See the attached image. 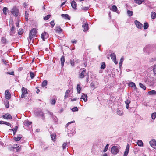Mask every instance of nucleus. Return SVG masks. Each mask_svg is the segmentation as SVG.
<instances>
[{"label":"nucleus","instance_id":"f257e3e1","mask_svg":"<svg viewBox=\"0 0 156 156\" xmlns=\"http://www.w3.org/2000/svg\"><path fill=\"white\" fill-rule=\"evenodd\" d=\"M36 32V30L35 28H33L31 30L29 33V39H28L29 41H31L32 39L34 37Z\"/></svg>","mask_w":156,"mask_h":156},{"label":"nucleus","instance_id":"f03ea898","mask_svg":"<svg viewBox=\"0 0 156 156\" xmlns=\"http://www.w3.org/2000/svg\"><path fill=\"white\" fill-rule=\"evenodd\" d=\"M119 147L117 146H113L111 149V153L114 154H116L119 152Z\"/></svg>","mask_w":156,"mask_h":156},{"label":"nucleus","instance_id":"7ed1b4c3","mask_svg":"<svg viewBox=\"0 0 156 156\" xmlns=\"http://www.w3.org/2000/svg\"><path fill=\"white\" fill-rule=\"evenodd\" d=\"M151 146L156 149V141L155 140L153 139L149 142Z\"/></svg>","mask_w":156,"mask_h":156},{"label":"nucleus","instance_id":"20e7f679","mask_svg":"<svg viewBox=\"0 0 156 156\" xmlns=\"http://www.w3.org/2000/svg\"><path fill=\"white\" fill-rule=\"evenodd\" d=\"M22 94L21 95V98H24L26 97L25 94L27 93V91L26 89L23 87L22 88Z\"/></svg>","mask_w":156,"mask_h":156},{"label":"nucleus","instance_id":"39448f33","mask_svg":"<svg viewBox=\"0 0 156 156\" xmlns=\"http://www.w3.org/2000/svg\"><path fill=\"white\" fill-rule=\"evenodd\" d=\"M110 56L112 59L114 63L115 64H117L118 62L116 61V56L115 54L114 53H112L111 54Z\"/></svg>","mask_w":156,"mask_h":156},{"label":"nucleus","instance_id":"423d86ee","mask_svg":"<svg viewBox=\"0 0 156 156\" xmlns=\"http://www.w3.org/2000/svg\"><path fill=\"white\" fill-rule=\"evenodd\" d=\"M48 37V33L45 32H44L41 34V38L44 41H45V39H47Z\"/></svg>","mask_w":156,"mask_h":156},{"label":"nucleus","instance_id":"0eeeda50","mask_svg":"<svg viewBox=\"0 0 156 156\" xmlns=\"http://www.w3.org/2000/svg\"><path fill=\"white\" fill-rule=\"evenodd\" d=\"M3 118L5 119H12V116L9 113H6L2 116Z\"/></svg>","mask_w":156,"mask_h":156},{"label":"nucleus","instance_id":"6e6552de","mask_svg":"<svg viewBox=\"0 0 156 156\" xmlns=\"http://www.w3.org/2000/svg\"><path fill=\"white\" fill-rule=\"evenodd\" d=\"M135 23L138 28H142L143 27L142 24L139 21L137 20H136L135 21Z\"/></svg>","mask_w":156,"mask_h":156},{"label":"nucleus","instance_id":"1a4fd4ad","mask_svg":"<svg viewBox=\"0 0 156 156\" xmlns=\"http://www.w3.org/2000/svg\"><path fill=\"white\" fill-rule=\"evenodd\" d=\"M86 75V70H83L79 75V78L82 79L84 78L85 76Z\"/></svg>","mask_w":156,"mask_h":156},{"label":"nucleus","instance_id":"9d476101","mask_svg":"<svg viewBox=\"0 0 156 156\" xmlns=\"http://www.w3.org/2000/svg\"><path fill=\"white\" fill-rule=\"evenodd\" d=\"M129 145L128 144L126 147L125 151L124 153L123 156H127L129 153Z\"/></svg>","mask_w":156,"mask_h":156},{"label":"nucleus","instance_id":"9b49d317","mask_svg":"<svg viewBox=\"0 0 156 156\" xmlns=\"http://www.w3.org/2000/svg\"><path fill=\"white\" fill-rule=\"evenodd\" d=\"M5 96L6 98L7 99H9L11 98V95L8 90H6L5 92Z\"/></svg>","mask_w":156,"mask_h":156},{"label":"nucleus","instance_id":"f8f14e48","mask_svg":"<svg viewBox=\"0 0 156 156\" xmlns=\"http://www.w3.org/2000/svg\"><path fill=\"white\" fill-rule=\"evenodd\" d=\"M81 99H83L85 102L87 101V94L82 93L81 97L80 98Z\"/></svg>","mask_w":156,"mask_h":156},{"label":"nucleus","instance_id":"ddd939ff","mask_svg":"<svg viewBox=\"0 0 156 156\" xmlns=\"http://www.w3.org/2000/svg\"><path fill=\"white\" fill-rule=\"evenodd\" d=\"M61 16L64 19H67L69 20H70V16L67 14H62L61 15Z\"/></svg>","mask_w":156,"mask_h":156},{"label":"nucleus","instance_id":"4468645a","mask_svg":"<svg viewBox=\"0 0 156 156\" xmlns=\"http://www.w3.org/2000/svg\"><path fill=\"white\" fill-rule=\"evenodd\" d=\"M12 149H16L18 152L20 151L21 150V146L20 145L18 146L17 145H14L13 147H12Z\"/></svg>","mask_w":156,"mask_h":156},{"label":"nucleus","instance_id":"2eb2a0df","mask_svg":"<svg viewBox=\"0 0 156 156\" xmlns=\"http://www.w3.org/2000/svg\"><path fill=\"white\" fill-rule=\"evenodd\" d=\"M82 27L83 28V31H84L87 30L88 29V24L87 23H85L82 25Z\"/></svg>","mask_w":156,"mask_h":156},{"label":"nucleus","instance_id":"dca6fc26","mask_svg":"<svg viewBox=\"0 0 156 156\" xmlns=\"http://www.w3.org/2000/svg\"><path fill=\"white\" fill-rule=\"evenodd\" d=\"M15 28L14 26H12V28L10 30V34L11 35H12L15 33Z\"/></svg>","mask_w":156,"mask_h":156},{"label":"nucleus","instance_id":"f3484780","mask_svg":"<svg viewBox=\"0 0 156 156\" xmlns=\"http://www.w3.org/2000/svg\"><path fill=\"white\" fill-rule=\"evenodd\" d=\"M15 16H17L19 14L18 10H12L11 12Z\"/></svg>","mask_w":156,"mask_h":156},{"label":"nucleus","instance_id":"a211bd4d","mask_svg":"<svg viewBox=\"0 0 156 156\" xmlns=\"http://www.w3.org/2000/svg\"><path fill=\"white\" fill-rule=\"evenodd\" d=\"M32 124V122H29L28 120H25L24 123L23 124L24 126H29L30 125H31Z\"/></svg>","mask_w":156,"mask_h":156},{"label":"nucleus","instance_id":"6ab92c4d","mask_svg":"<svg viewBox=\"0 0 156 156\" xmlns=\"http://www.w3.org/2000/svg\"><path fill=\"white\" fill-rule=\"evenodd\" d=\"M70 92V90H66L65 93V95L64 97V99H66L68 97L69 94Z\"/></svg>","mask_w":156,"mask_h":156},{"label":"nucleus","instance_id":"aec40b11","mask_svg":"<svg viewBox=\"0 0 156 156\" xmlns=\"http://www.w3.org/2000/svg\"><path fill=\"white\" fill-rule=\"evenodd\" d=\"M61 64L62 66H64V62L65 61V59L64 56H62L61 57Z\"/></svg>","mask_w":156,"mask_h":156},{"label":"nucleus","instance_id":"412c9836","mask_svg":"<svg viewBox=\"0 0 156 156\" xmlns=\"http://www.w3.org/2000/svg\"><path fill=\"white\" fill-rule=\"evenodd\" d=\"M29 11L27 10L25 12V19L26 21H27L28 20V15L29 14Z\"/></svg>","mask_w":156,"mask_h":156},{"label":"nucleus","instance_id":"4be33fe9","mask_svg":"<svg viewBox=\"0 0 156 156\" xmlns=\"http://www.w3.org/2000/svg\"><path fill=\"white\" fill-rule=\"evenodd\" d=\"M71 4L72 7L74 9L75 8L76 6V3L74 1H72Z\"/></svg>","mask_w":156,"mask_h":156},{"label":"nucleus","instance_id":"5701e85b","mask_svg":"<svg viewBox=\"0 0 156 156\" xmlns=\"http://www.w3.org/2000/svg\"><path fill=\"white\" fill-rule=\"evenodd\" d=\"M151 17L152 19H154L156 17V13L155 12H152L151 13Z\"/></svg>","mask_w":156,"mask_h":156},{"label":"nucleus","instance_id":"b1692460","mask_svg":"<svg viewBox=\"0 0 156 156\" xmlns=\"http://www.w3.org/2000/svg\"><path fill=\"white\" fill-rule=\"evenodd\" d=\"M81 87L80 86V84H78L77 85V92L78 93H80V91L81 90Z\"/></svg>","mask_w":156,"mask_h":156},{"label":"nucleus","instance_id":"393cba45","mask_svg":"<svg viewBox=\"0 0 156 156\" xmlns=\"http://www.w3.org/2000/svg\"><path fill=\"white\" fill-rule=\"evenodd\" d=\"M144 1V0H134V2L135 3L140 5Z\"/></svg>","mask_w":156,"mask_h":156},{"label":"nucleus","instance_id":"a878e982","mask_svg":"<svg viewBox=\"0 0 156 156\" xmlns=\"http://www.w3.org/2000/svg\"><path fill=\"white\" fill-rule=\"evenodd\" d=\"M148 94L150 95H154L156 94V91L154 90H152L149 91Z\"/></svg>","mask_w":156,"mask_h":156},{"label":"nucleus","instance_id":"bb28decb","mask_svg":"<svg viewBox=\"0 0 156 156\" xmlns=\"http://www.w3.org/2000/svg\"><path fill=\"white\" fill-rule=\"evenodd\" d=\"M138 145L139 146H142L143 145V143L141 140H138L137 142Z\"/></svg>","mask_w":156,"mask_h":156},{"label":"nucleus","instance_id":"cd10ccee","mask_svg":"<svg viewBox=\"0 0 156 156\" xmlns=\"http://www.w3.org/2000/svg\"><path fill=\"white\" fill-rule=\"evenodd\" d=\"M149 27L148 24L147 23H145L144 25V29H146L148 28Z\"/></svg>","mask_w":156,"mask_h":156},{"label":"nucleus","instance_id":"c85d7f7f","mask_svg":"<svg viewBox=\"0 0 156 156\" xmlns=\"http://www.w3.org/2000/svg\"><path fill=\"white\" fill-rule=\"evenodd\" d=\"M129 85L131 87H135V88H136L135 84L133 82H131L129 83Z\"/></svg>","mask_w":156,"mask_h":156},{"label":"nucleus","instance_id":"c756f323","mask_svg":"<svg viewBox=\"0 0 156 156\" xmlns=\"http://www.w3.org/2000/svg\"><path fill=\"white\" fill-rule=\"evenodd\" d=\"M51 137L52 139V140H53L54 141H55V137H56V135L55 134H51Z\"/></svg>","mask_w":156,"mask_h":156},{"label":"nucleus","instance_id":"7c9ffc66","mask_svg":"<svg viewBox=\"0 0 156 156\" xmlns=\"http://www.w3.org/2000/svg\"><path fill=\"white\" fill-rule=\"evenodd\" d=\"M151 117L153 119H154L156 117V112H154L152 114Z\"/></svg>","mask_w":156,"mask_h":156},{"label":"nucleus","instance_id":"2f4dec72","mask_svg":"<svg viewBox=\"0 0 156 156\" xmlns=\"http://www.w3.org/2000/svg\"><path fill=\"white\" fill-rule=\"evenodd\" d=\"M47 84V80H44L42 83V86L43 87H45Z\"/></svg>","mask_w":156,"mask_h":156},{"label":"nucleus","instance_id":"473e14b6","mask_svg":"<svg viewBox=\"0 0 156 156\" xmlns=\"http://www.w3.org/2000/svg\"><path fill=\"white\" fill-rule=\"evenodd\" d=\"M139 85L140 86L141 88L143 89L144 90H145L146 89V87L144 86V85H143L142 83H139Z\"/></svg>","mask_w":156,"mask_h":156},{"label":"nucleus","instance_id":"72a5a7b5","mask_svg":"<svg viewBox=\"0 0 156 156\" xmlns=\"http://www.w3.org/2000/svg\"><path fill=\"white\" fill-rule=\"evenodd\" d=\"M68 146V144L67 142L64 143L62 145V147L63 149H65Z\"/></svg>","mask_w":156,"mask_h":156},{"label":"nucleus","instance_id":"f704fd0d","mask_svg":"<svg viewBox=\"0 0 156 156\" xmlns=\"http://www.w3.org/2000/svg\"><path fill=\"white\" fill-rule=\"evenodd\" d=\"M117 114L120 115H121L122 114V111L118 109L117 111Z\"/></svg>","mask_w":156,"mask_h":156},{"label":"nucleus","instance_id":"c9c22d12","mask_svg":"<svg viewBox=\"0 0 156 156\" xmlns=\"http://www.w3.org/2000/svg\"><path fill=\"white\" fill-rule=\"evenodd\" d=\"M133 13V12L132 11H130V10H128L127 11V14L130 16L132 15Z\"/></svg>","mask_w":156,"mask_h":156},{"label":"nucleus","instance_id":"e433bc0d","mask_svg":"<svg viewBox=\"0 0 156 156\" xmlns=\"http://www.w3.org/2000/svg\"><path fill=\"white\" fill-rule=\"evenodd\" d=\"M106 65L105 62H103L102 63V65L101 67V68L104 69L105 68Z\"/></svg>","mask_w":156,"mask_h":156},{"label":"nucleus","instance_id":"4c0bfd02","mask_svg":"<svg viewBox=\"0 0 156 156\" xmlns=\"http://www.w3.org/2000/svg\"><path fill=\"white\" fill-rule=\"evenodd\" d=\"M21 136H18L17 137H14V139L16 141H19L21 139Z\"/></svg>","mask_w":156,"mask_h":156},{"label":"nucleus","instance_id":"58836bf2","mask_svg":"<svg viewBox=\"0 0 156 156\" xmlns=\"http://www.w3.org/2000/svg\"><path fill=\"white\" fill-rule=\"evenodd\" d=\"M50 15H47L44 17V20H48L50 18Z\"/></svg>","mask_w":156,"mask_h":156},{"label":"nucleus","instance_id":"ea45409f","mask_svg":"<svg viewBox=\"0 0 156 156\" xmlns=\"http://www.w3.org/2000/svg\"><path fill=\"white\" fill-rule=\"evenodd\" d=\"M30 76L31 79H33L35 76V75L34 73L30 72Z\"/></svg>","mask_w":156,"mask_h":156},{"label":"nucleus","instance_id":"a19ab883","mask_svg":"<svg viewBox=\"0 0 156 156\" xmlns=\"http://www.w3.org/2000/svg\"><path fill=\"white\" fill-rule=\"evenodd\" d=\"M108 146H109V144H107L106 145V146L105 149L103 150V152H106L107 151Z\"/></svg>","mask_w":156,"mask_h":156},{"label":"nucleus","instance_id":"79ce46f5","mask_svg":"<svg viewBox=\"0 0 156 156\" xmlns=\"http://www.w3.org/2000/svg\"><path fill=\"white\" fill-rule=\"evenodd\" d=\"M18 127L17 126H15V127L13 129H12V130H13L14 131V134H15L16 132L17 131V129Z\"/></svg>","mask_w":156,"mask_h":156},{"label":"nucleus","instance_id":"37998d69","mask_svg":"<svg viewBox=\"0 0 156 156\" xmlns=\"http://www.w3.org/2000/svg\"><path fill=\"white\" fill-rule=\"evenodd\" d=\"M72 110L73 112L77 111L78 110L77 107H74L72 109Z\"/></svg>","mask_w":156,"mask_h":156},{"label":"nucleus","instance_id":"c03bdc74","mask_svg":"<svg viewBox=\"0 0 156 156\" xmlns=\"http://www.w3.org/2000/svg\"><path fill=\"white\" fill-rule=\"evenodd\" d=\"M6 41V39L4 37H2L1 40L2 43L3 44H4L5 43Z\"/></svg>","mask_w":156,"mask_h":156},{"label":"nucleus","instance_id":"a18cd8bd","mask_svg":"<svg viewBox=\"0 0 156 156\" xmlns=\"http://www.w3.org/2000/svg\"><path fill=\"white\" fill-rule=\"evenodd\" d=\"M153 68V72L154 74H156V64L154 66Z\"/></svg>","mask_w":156,"mask_h":156},{"label":"nucleus","instance_id":"49530a36","mask_svg":"<svg viewBox=\"0 0 156 156\" xmlns=\"http://www.w3.org/2000/svg\"><path fill=\"white\" fill-rule=\"evenodd\" d=\"M123 61V57H122L121 58L120 60V62H119L120 66H121L122 65Z\"/></svg>","mask_w":156,"mask_h":156},{"label":"nucleus","instance_id":"de8ad7c7","mask_svg":"<svg viewBox=\"0 0 156 156\" xmlns=\"http://www.w3.org/2000/svg\"><path fill=\"white\" fill-rule=\"evenodd\" d=\"M73 61H72L71 59L70 60V64L73 66L74 65V59H73Z\"/></svg>","mask_w":156,"mask_h":156},{"label":"nucleus","instance_id":"09e8293b","mask_svg":"<svg viewBox=\"0 0 156 156\" xmlns=\"http://www.w3.org/2000/svg\"><path fill=\"white\" fill-rule=\"evenodd\" d=\"M4 124L7 125L8 126H9L10 127H11V124L10 123L8 122H4Z\"/></svg>","mask_w":156,"mask_h":156},{"label":"nucleus","instance_id":"8fccbe9b","mask_svg":"<svg viewBox=\"0 0 156 156\" xmlns=\"http://www.w3.org/2000/svg\"><path fill=\"white\" fill-rule=\"evenodd\" d=\"M111 10H117V7L115 5H113L112 7Z\"/></svg>","mask_w":156,"mask_h":156},{"label":"nucleus","instance_id":"3c124183","mask_svg":"<svg viewBox=\"0 0 156 156\" xmlns=\"http://www.w3.org/2000/svg\"><path fill=\"white\" fill-rule=\"evenodd\" d=\"M50 24L53 27L55 24V23H54V20L52 21L50 23Z\"/></svg>","mask_w":156,"mask_h":156},{"label":"nucleus","instance_id":"603ef678","mask_svg":"<svg viewBox=\"0 0 156 156\" xmlns=\"http://www.w3.org/2000/svg\"><path fill=\"white\" fill-rule=\"evenodd\" d=\"M57 31H58V32H61L62 31V29L61 28L58 27L56 28V30Z\"/></svg>","mask_w":156,"mask_h":156},{"label":"nucleus","instance_id":"864d4df0","mask_svg":"<svg viewBox=\"0 0 156 156\" xmlns=\"http://www.w3.org/2000/svg\"><path fill=\"white\" fill-rule=\"evenodd\" d=\"M56 103V101L55 99H52L51 100V103L52 105H54Z\"/></svg>","mask_w":156,"mask_h":156},{"label":"nucleus","instance_id":"5fc2aeb1","mask_svg":"<svg viewBox=\"0 0 156 156\" xmlns=\"http://www.w3.org/2000/svg\"><path fill=\"white\" fill-rule=\"evenodd\" d=\"M7 74L12 75H14V72L12 71L11 72H7L6 73Z\"/></svg>","mask_w":156,"mask_h":156},{"label":"nucleus","instance_id":"6e6d98bb","mask_svg":"<svg viewBox=\"0 0 156 156\" xmlns=\"http://www.w3.org/2000/svg\"><path fill=\"white\" fill-rule=\"evenodd\" d=\"M130 103V100H127L125 101L126 104H129Z\"/></svg>","mask_w":156,"mask_h":156},{"label":"nucleus","instance_id":"4d7b16f0","mask_svg":"<svg viewBox=\"0 0 156 156\" xmlns=\"http://www.w3.org/2000/svg\"><path fill=\"white\" fill-rule=\"evenodd\" d=\"M5 106L7 108H8L9 107V104L8 101L7 102V103L5 104Z\"/></svg>","mask_w":156,"mask_h":156},{"label":"nucleus","instance_id":"13d9d810","mask_svg":"<svg viewBox=\"0 0 156 156\" xmlns=\"http://www.w3.org/2000/svg\"><path fill=\"white\" fill-rule=\"evenodd\" d=\"M3 62L5 64H7V63H8V62L5 60H3Z\"/></svg>","mask_w":156,"mask_h":156},{"label":"nucleus","instance_id":"bf43d9fd","mask_svg":"<svg viewBox=\"0 0 156 156\" xmlns=\"http://www.w3.org/2000/svg\"><path fill=\"white\" fill-rule=\"evenodd\" d=\"M39 115L41 116H44V114H43V113H42V112H40V113H39Z\"/></svg>","mask_w":156,"mask_h":156},{"label":"nucleus","instance_id":"052dcab7","mask_svg":"<svg viewBox=\"0 0 156 156\" xmlns=\"http://www.w3.org/2000/svg\"><path fill=\"white\" fill-rule=\"evenodd\" d=\"M77 100V98H73V99H71V101H76V100Z\"/></svg>","mask_w":156,"mask_h":156},{"label":"nucleus","instance_id":"680f3d73","mask_svg":"<svg viewBox=\"0 0 156 156\" xmlns=\"http://www.w3.org/2000/svg\"><path fill=\"white\" fill-rule=\"evenodd\" d=\"M74 61L76 63H78L79 62V60L78 59H75V60H74Z\"/></svg>","mask_w":156,"mask_h":156},{"label":"nucleus","instance_id":"e2e57ef3","mask_svg":"<svg viewBox=\"0 0 156 156\" xmlns=\"http://www.w3.org/2000/svg\"><path fill=\"white\" fill-rule=\"evenodd\" d=\"M20 21V19H19V20H18V22H17L16 23V26L17 27H18L19 26V21Z\"/></svg>","mask_w":156,"mask_h":156},{"label":"nucleus","instance_id":"0e129e2a","mask_svg":"<svg viewBox=\"0 0 156 156\" xmlns=\"http://www.w3.org/2000/svg\"><path fill=\"white\" fill-rule=\"evenodd\" d=\"M72 43H73L76 44V43L77 41L76 40H73L71 41Z\"/></svg>","mask_w":156,"mask_h":156},{"label":"nucleus","instance_id":"69168bd1","mask_svg":"<svg viewBox=\"0 0 156 156\" xmlns=\"http://www.w3.org/2000/svg\"><path fill=\"white\" fill-rule=\"evenodd\" d=\"M65 2H65L63 3H62L61 5V7L63 6L65 4Z\"/></svg>","mask_w":156,"mask_h":156},{"label":"nucleus","instance_id":"338daca9","mask_svg":"<svg viewBox=\"0 0 156 156\" xmlns=\"http://www.w3.org/2000/svg\"><path fill=\"white\" fill-rule=\"evenodd\" d=\"M5 122L4 121H0V124H4V122Z\"/></svg>","mask_w":156,"mask_h":156},{"label":"nucleus","instance_id":"774afa93","mask_svg":"<svg viewBox=\"0 0 156 156\" xmlns=\"http://www.w3.org/2000/svg\"><path fill=\"white\" fill-rule=\"evenodd\" d=\"M27 5H28L26 3H24V4H23V6H24V7H26V6H27Z\"/></svg>","mask_w":156,"mask_h":156}]
</instances>
